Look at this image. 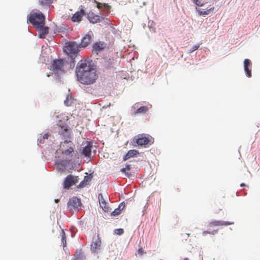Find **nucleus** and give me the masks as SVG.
Instances as JSON below:
<instances>
[{
  "mask_svg": "<svg viewBox=\"0 0 260 260\" xmlns=\"http://www.w3.org/2000/svg\"><path fill=\"white\" fill-rule=\"evenodd\" d=\"M244 185H244V183H242V184H241V186H244Z\"/></svg>",
  "mask_w": 260,
  "mask_h": 260,
  "instance_id": "79ce46f5",
  "label": "nucleus"
},
{
  "mask_svg": "<svg viewBox=\"0 0 260 260\" xmlns=\"http://www.w3.org/2000/svg\"><path fill=\"white\" fill-rule=\"evenodd\" d=\"M109 6L108 4H102L101 3H97V7L99 8V9H101L103 7H104L105 8H107V7H108Z\"/></svg>",
  "mask_w": 260,
  "mask_h": 260,
  "instance_id": "a878e982",
  "label": "nucleus"
},
{
  "mask_svg": "<svg viewBox=\"0 0 260 260\" xmlns=\"http://www.w3.org/2000/svg\"><path fill=\"white\" fill-rule=\"evenodd\" d=\"M136 140V142L139 146L146 147L147 145L150 144V139L149 137L144 136L143 135H138V138Z\"/></svg>",
  "mask_w": 260,
  "mask_h": 260,
  "instance_id": "9d476101",
  "label": "nucleus"
},
{
  "mask_svg": "<svg viewBox=\"0 0 260 260\" xmlns=\"http://www.w3.org/2000/svg\"><path fill=\"white\" fill-rule=\"evenodd\" d=\"M66 63L63 59H55L51 64V70L55 75L59 76L64 73Z\"/></svg>",
  "mask_w": 260,
  "mask_h": 260,
  "instance_id": "7ed1b4c3",
  "label": "nucleus"
},
{
  "mask_svg": "<svg viewBox=\"0 0 260 260\" xmlns=\"http://www.w3.org/2000/svg\"><path fill=\"white\" fill-rule=\"evenodd\" d=\"M116 231H117V232L116 233L118 235H121L123 233V230L122 229H117Z\"/></svg>",
  "mask_w": 260,
  "mask_h": 260,
  "instance_id": "72a5a7b5",
  "label": "nucleus"
},
{
  "mask_svg": "<svg viewBox=\"0 0 260 260\" xmlns=\"http://www.w3.org/2000/svg\"><path fill=\"white\" fill-rule=\"evenodd\" d=\"M124 168L126 169V170H129L131 169V167H130L129 165H126L125 168Z\"/></svg>",
  "mask_w": 260,
  "mask_h": 260,
  "instance_id": "4c0bfd02",
  "label": "nucleus"
},
{
  "mask_svg": "<svg viewBox=\"0 0 260 260\" xmlns=\"http://www.w3.org/2000/svg\"><path fill=\"white\" fill-rule=\"evenodd\" d=\"M139 154L138 151L137 150H130L128 151V152L123 157V160H126L136 155Z\"/></svg>",
  "mask_w": 260,
  "mask_h": 260,
  "instance_id": "a211bd4d",
  "label": "nucleus"
},
{
  "mask_svg": "<svg viewBox=\"0 0 260 260\" xmlns=\"http://www.w3.org/2000/svg\"><path fill=\"white\" fill-rule=\"evenodd\" d=\"M40 143H43V140L41 139V140H40Z\"/></svg>",
  "mask_w": 260,
  "mask_h": 260,
  "instance_id": "a19ab883",
  "label": "nucleus"
},
{
  "mask_svg": "<svg viewBox=\"0 0 260 260\" xmlns=\"http://www.w3.org/2000/svg\"><path fill=\"white\" fill-rule=\"evenodd\" d=\"M100 207L104 212H108L109 209L108 201L110 200L109 196L107 192L100 193L98 196Z\"/></svg>",
  "mask_w": 260,
  "mask_h": 260,
  "instance_id": "39448f33",
  "label": "nucleus"
},
{
  "mask_svg": "<svg viewBox=\"0 0 260 260\" xmlns=\"http://www.w3.org/2000/svg\"><path fill=\"white\" fill-rule=\"evenodd\" d=\"M38 29H39V37L42 39L45 38L46 35L48 33L49 28L48 27L42 26L39 27Z\"/></svg>",
  "mask_w": 260,
  "mask_h": 260,
  "instance_id": "f3484780",
  "label": "nucleus"
},
{
  "mask_svg": "<svg viewBox=\"0 0 260 260\" xmlns=\"http://www.w3.org/2000/svg\"><path fill=\"white\" fill-rule=\"evenodd\" d=\"M103 108H106V106H103Z\"/></svg>",
  "mask_w": 260,
  "mask_h": 260,
  "instance_id": "a18cd8bd",
  "label": "nucleus"
},
{
  "mask_svg": "<svg viewBox=\"0 0 260 260\" xmlns=\"http://www.w3.org/2000/svg\"><path fill=\"white\" fill-rule=\"evenodd\" d=\"M76 74L78 80L84 84L93 83L98 77L95 70L87 60H81L78 63Z\"/></svg>",
  "mask_w": 260,
  "mask_h": 260,
  "instance_id": "f257e3e1",
  "label": "nucleus"
},
{
  "mask_svg": "<svg viewBox=\"0 0 260 260\" xmlns=\"http://www.w3.org/2000/svg\"><path fill=\"white\" fill-rule=\"evenodd\" d=\"M85 15V12L83 9L76 12L72 16L71 19L73 22H79L81 21L82 17Z\"/></svg>",
  "mask_w": 260,
  "mask_h": 260,
  "instance_id": "4468645a",
  "label": "nucleus"
},
{
  "mask_svg": "<svg viewBox=\"0 0 260 260\" xmlns=\"http://www.w3.org/2000/svg\"><path fill=\"white\" fill-rule=\"evenodd\" d=\"M28 20L34 27L37 28L44 26L45 24V17L40 12H35L32 11L28 17Z\"/></svg>",
  "mask_w": 260,
  "mask_h": 260,
  "instance_id": "f03ea898",
  "label": "nucleus"
},
{
  "mask_svg": "<svg viewBox=\"0 0 260 260\" xmlns=\"http://www.w3.org/2000/svg\"><path fill=\"white\" fill-rule=\"evenodd\" d=\"M79 45L75 42L66 43L64 47V51L71 57L77 54L79 51Z\"/></svg>",
  "mask_w": 260,
  "mask_h": 260,
  "instance_id": "20e7f679",
  "label": "nucleus"
},
{
  "mask_svg": "<svg viewBox=\"0 0 260 260\" xmlns=\"http://www.w3.org/2000/svg\"><path fill=\"white\" fill-rule=\"evenodd\" d=\"M210 234V232L209 231H204L203 232V235L204 236H206L207 234Z\"/></svg>",
  "mask_w": 260,
  "mask_h": 260,
  "instance_id": "c9c22d12",
  "label": "nucleus"
},
{
  "mask_svg": "<svg viewBox=\"0 0 260 260\" xmlns=\"http://www.w3.org/2000/svg\"><path fill=\"white\" fill-rule=\"evenodd\" d=\"M110 106V104H109L108 105H106V108L108 107H109Z\"/></svg>",
  "mask_w": 260,
  "mask_h": 260,
  "instance_id": "ea45409f",
  "label": "nucleus"
},
{
  "mask_svg": "<svg viewBox=\"0 0 260 260\" xmlns=\"http://www.w3.org/2000/svg\"><path fill=\"white\" fill-rule=\"evenodd\" d=\"M49 135L48 134H45L43 136V139H47L48 138Z\"/></svg>",
  "mask_w": 260,
  "mask_h": 260,
  "instance_id": "f704fd0d",
  "label": "nucleus"
},
{
  "mask_svg": "<svg viewBox=\"0 0 260 260\" xmlns=\"http://www.w3.org/2000/svg\"><path fill=\"white\" fill-rule=\"evenodd\" d=\"M90 180V178L88 176H85L83 181L87 185L89 183Z\"/></svg>",
  "mask_w": 260,
  "mask_h": 260,
  "instance_id": "7c9ffc66",
  "label": "nucleus"
},
{
  "mask_svg": "<svg viewBox=\"0 0 260 260\" xmlns=\"http://www.w3.org/2000/svg\"><path fill=\"white\" fill-rule=\"evenodd\" d=\"M78 181L77 177H75L72 175H68L65 178L63 182V187L64 188H69L71 186L75 184Z\"/></svg>",
  "mask_w": 260,
  "mask_h": 260,
  "instance_id": "1a4fd4ad",
  "label": "nucleus"
},
{
  "mask_svg": "<svg viewBox=\"0 0 260 260\" xmlns=\"http://www.w3.org/2000/svg\"><path fill=\"white\" fill-rule=\"evenodd\" d=\"M188 237L189 236V234H187Z\"/></svg>",
  "mask_w": 260,
  "mask_h": 260,
  "instance_id": "49530a36",
  "label": "nucleus"
},
{
  "mask_svg": "<svg viewBox=\"0 0 260 260\" xmlns=\"http://www.w3.org/2000/svg\"><path fill=\"white\" fill-rule=\"evenodd\" d=\"M52 0H40L39 2L42 6H48L52 3Z\"/></svg>",
  "mask_w": 260,
  "mask_h": 260,
  "instance_id": "393cba45",
  "label": "nucleus"
},
{
  "mask_svg": "<svg viewBox=\"0 0 260 260\" xmlns=\"http://www.w3.org/2000/svg\"><path fill=\"white\" fill-rule=\"evenodd\" d=\"M192 2L198 6L201 7L203 6V4L202 3L200 0H192Z\"/></svg>",
  "mask_w": 260,
  "mask_h": 260,
  "instance_id": "c85d7f7f",
  "label": "nucleus"
},
{
  "mask_svg": "<svg viewBox=\"0 0 260 260\" xmlns=\"http://www.w3.org/2000/svg\"><path fill=\"white\" fill-rule=\"evenodd\" d=\"M105 48V43H102L101 42L95 43L93 46V49L96 51H101L103 50Z\"/></svg>",
  "mask_w": 260,
  "mask_h": 260,
  "instance_id": "6ab92c4d",
  "label": "nucleus"
},
{
  "mask_svg": "<svg viewBox=\"0 0 260 260\" xmlns=\"http://www.w3.org/2000/svg\"><path fill=\"white\" fill-rule=\"evenodd\" d=\"M121 171L123 173H126V169H125L124 168H122L121 169Z\"/></svg>",
  "mask_w": 260,
  "mask_h": 260,
  "instance_id": "58836bf2",
  "label": "nucleus"
},
{
  "mask_svg": "<svg viewBox=\"0 0 260 260\" xmlns=\"http://www.w3.org/2000/svg\"><path fill=\"white\" fill-rule=\"evenodd\" d=\"M144 251L142 247L139 248L138 250V253L139 255L141 256L144 253Z\"/></svg>",
  "mask_w": 260,
  "mask_h": 260,
  "instance_id": "2f4dec72",
  "label": "nucleus"
},
{
  "mask_svg": "<svg viewBox=\"0 0 260 260\" xmlns=\"http://www.w3.org/2000/svg\"><path fill=\"white\" fill-rule=\"evenodd\" d=\"M74 102V98L71 94H68L66 99L64 101V104L67 106H71Z\"/></svg>",
  "mask_w": 260,
  "mask_h": 260,
  "instance_id": "412c9836",
  "label": "nucleus"
},
{
  "mask_svg": "<svg viewBox=\"0 0 260 260\" xmlns=\"http://www.w3.org/2000/svg\"><path fill=\"white\" fill-rule=\"evenodd\" d=\"M82 203L80 199L74 197L70 199L68 203V208L69 210H76L81 208Z\"/></svg>",
  "mask_w": 260,
  "mask_h": 260,
  "instance_id": "0eeeda50",
  "label": "nucleus"
},
{
  "mask_svg": "<svg viewBox=\"0 0 260 260\" xmlns=\"http://www.w3.org/2000/svg\"><path fill=\"white\" fill-rule=\"evenodd\" d=\"M184 260H188V258L186 257V258H184Z\"/></svg>",
  "mask_w": 260,
  "mask_h": 260,
  "instance_id": "37998d69",
  "label": "nucleus"
},
{
  "mask_svg": "<svg viewBox=\"0 0 260 260\" xmlns=\"http://www.w3.org/2000/svg\"><path fill=\"white\" fill-rule=\"evenodd\" d=\"M234 224V222L224 221L222 220H214L208 224V227H213L218 226H227Z\"/></svg>",
  "mask_w": 260,
  "mask_h": 260,
  "instance_id": "f8f14e48",
  "label": "nucleus"
},
{
  "mask_svg": "<svg viewBox=\"0 0 260 260\" xmlns=\"http://www.w3.org/2000/svg\"><path fill=\"white\" fill-rule=\"evenodd\" d=\"M92 147V144L88 143L87 145L83 148L82 151V154L85 156H89L91 154V148Z\"/></svg>",
  "mask_w": 260,
  "mask_h": 260,
  "instance_id": "dca6fc26",
  "label": "nucleus"
},
{
  "mask_svg": "<svg viewBox=\"0 0 260 260\" xmlns=\"http://www.w3.org/2000/svg\"><path fill=\"white\" fill-rule=\"evenodd\" d=\"M200 47V45H196L192 46V47L190 49V50L189 51V53H191L193 51L197 50L198 49V48Z\"/></svg>",
  "mask_w": 260,
  "mask_h": 260,
  "instance_id": "cd10ccee",
  "label": "nucleus"
},
{
  "mask_svg": "<svg viewBox=\"0 0 260 260\" xmlns=\"http://www.w3.org/2000/svg\"><path fill=\"white\" fill-rule=\"evenodd\" d=\"M121 212V211H120V209H118V208H116L111 213V215L113 216H116L119 215Z\"/></svg>",
  "mask_w": 260,
  "mask_h": 260,
  "instance_id": "bb28decb",
  "label": "nucleus"
},
{
  "mask_svg": "<svg viewBox=\"0 0 260 260\" xmlns=\"http://www.w3.org/2000/svg\"><path fill=\"white\" fill-rule=\"evenodd\" d=\"M104 19V17L99 16V15H93V14H91L89 16V20L92 23H96L101 22L102 20H103Z\"/></svg>",
  "mask_w": 260,
  "mask_h": 260,
  "instance_id": "2eb2a0df",
  "label": "nucleus"
},
{
  "mask_svg": "<svg viewBox=\"0 0 260 260\" xmlns=\"http://www.w3.org/2000/svg\"><path fill=\"white\" fill-rule=\"evenodd\" d=\"M214 10V7H212L210 9L206 10V11H201V10L200 9H197V11L198 12V14L200 15H208L211 12H212Z\"/></svg>",
  "mask_w": 260,
  "mask_h": 260,
  "instance_id": "5701e85b",
  "label": "nucleus"
},
{
  "mask_svg": "<svg viewBox=\"0 0 260 260\" xmlns=\"http://www.w3.org/2000/svg\"><path fill=\"white\" fill-rule=\"evenodd\" d=\"M85 185H86V184H85V183L83 181H82L79 184L78 187L82 188V187L85 186Z\"/></svg>",
  "mask_w": 260,
  "mask_h": 260,
  "instance_id": "473e14b6",
  "label": "nucleus"
},
{
  "mask_svg": "<svg viewBox=\"0 0 260 260\" xmlns=\"http://www.w3.org/2000/svg\"><path fill=\"white\" fill-rule=\"evenodd\" d=\"M148 110V108L146 106H142L134 111L135 115L139 114H143L146 113Z\"/></svg>",
  "mask_w": 260,
  "mask_h": 260,
  "instance_id": "4be33fe9",
  "label": "nucleus"
},
{
  "mask_svg": "<svg viewBox=\"0 0 260 260\" xmlns=\"http://www.w3.org/2000/svg\"><path fill=\"white\" fill-rule=\"evenodd\" d=\"M61 133L63 135V136L64 137V139H66L67 140L68 139H70V136H71V131L68 128L67 126L65 127H61Z\"/></svg>",
  "mask_w": 260,
  "mask_h": 260,
  "instance_id": "aec40b11",
  "label": "nucleus"
},
{
  "mask_svg": "<svg viewBox=\"0 0 260 260\" xmlns=\"http://www.w3.org/2000/svg\"><path fill=\"white\" fill-rule=\"evenodd\" d=\"M244 68L246 75L248 77H251V62L249 59L244 60Z\"/></svg>",
  "mask_w": 260,
  "mask_h": 260,
  "instance_id": "ddd939ff",
  "label": "nucleus"
},
{
  "mask_svg": "<svg viewBox=\"0 0 260 260\" xmlns=\"http://www.w3.org/2000/svg\"><path fill=\"white\" fill-rule=\"evenodd\" d=\"M61 233L62 243L63 244V247H65V246H66V233H65L64 231L63 230H61Z\"/></svg>",
  "mask_w": 260,
  "mask_h": 260,
  "instance_id": "b1692460",
  "label": "nucleus"
},
{
  "mask_svg": "<svg viewBox=\"0 0 260 260\" xmlns=\"http://www.w3.org/2000/svg\"><path fill=\"white\" fill-rule=\"evenodd\" d=\"M101 246V239L99 235L93 237L90 249L92 252L96 253L100 249Z\"/></svg>",
  "mask_w": 260,
  "mask_h": 260,
  "instance_id": "6e6552de",
  "label": "nucleus"
},
{
  "mask_svg": "<svg viewBox=\"0 0 260 260\" xmlns=\"http://www.w3.org/2000/svg\"><path fill=\"white\" fill-rule=\"evenodd\" d=\"M73 260H79L77 258L74 259Z\"/></svg>",
  "mask_w": 260,
  "mask_h": 260,
  "instance_id": "c03bdc74",
  "label": "nucleus"
},
{
  "mask_svg": "<svg viewBox=\"0 0 260 260\" xmlns=\"http://www.w3.org/2000/svg\"><path fill=\"white\" fill-rule=\"evenodd\" d=\"M93 34L91 31H89L82 39L79 46L80 48H85L87 47L91 41V38Z\"/></svg>",
  "mask_w": 260,
  "mask_h": 260,
  "instance_id": "9b49d317",
  "label": "nucleus"
},
{
  "mask_svg": "<svg viewBox=\"0 0 260 260\" xmlns=\"http://www.w3.org/2000/svg\"><path fill=\"white\" fill-rule=\"evenodd\" d=\"M217 232V230H213V231L210 232V234L212 235H215Z\"/></svg>",
  "mask_w": 260,
  "mask_h": 260,
  "instance_id": "e433bc0d",
  "label": "nucleus"
},
{
  "mask_svg": "<svg viewBox=\"0 0 260 260\" xmlns=\"http://www.w3.org/2000/svg\"><path fill=\"white\" fill-rule=\"evenodd\" d=\"M125 207V204L124 202H122V203H121L118 207V209H120V211H121L122 210H123L124 209V208Z\"/></svg>",
  "mask_w": 260,
  "mask_h": 260,
  "instance_id": "c756f323",
  "label": "nucleus"
},
{
  "mask_svg": "<svg viewBox=\"0 0 260 260\" xmlns=\"http://www.w3.org/2000/svg\"><path fill=\"white\" fill-rule=\"evenodd\" d=\"M62 153L66 155H70L74 151V146L71 141L66 140L62 144Z\"/></svg>",
  "mask_w": 260,
  "mask_h": 260,
  "instance_id": "423d86ee",
  "label": "nucleus"
}]
</instances>
